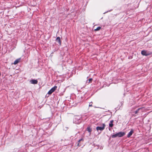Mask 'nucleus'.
<instances>
[{"instance_id":"obj_1","label":"nucleus","mask_w":152,"mask_h":152,"mask_svg":"<svg viewBox=\"0 0 152 152\" xmlns=\"http://www.w3.org/2000/svg\"><path fill=\"white\" fill-rule=\"evenodd\" d=\"M125 134V133L124 132H120L112 135L111 137L112 138H114L117 137H121L124 136Z\"/></svg>"},{"instance_id":"obj_2","label":"nucleus","mask_w":152,"mask_h":152,"mask_svg":"<svg viewBox=\"0 0 152 152\" xmlns=\"http://www.w3.org/2000/svg\"><path fill=\"white\" fill-rule=\"evenodd\" d=\"M105 126L106 125L104 124H102L101 126H97L96 129L98 132H99V131L101 132L104 129Z\"/></svg>"},{"instance_id":"obj_3","label":"nucleus","mask_w":152,"mask_h":152,"mask_svg":"<svg viewBox=\"0 0 152 152\" xmlns=\"http://www.w3.org/2000/svg\"><path fill=\"white\" fill-rule=\"evenodd\" d=\"M57 88V86H54L49 91L48 94L49 95L51 94L54 91H55L56 89Z\"/></svg>"},{"instance_id":"obj_4","label":"nucleus","mask_w":152,"mask_h":152,"mask_svg":"<svg viewBox=\"0 0 152 152\" xmlns=\"http://www.w3.org/2000/svg\"><path fill=\"white\" fill-rule=\"evenodd\" d=\"M73 121L76 124H79L80 122V120L79 117H76L74 118Z\"/></svg>"},{"instance_id":"obj_5","label":"nucleus","mask_w":152,"mask_h":152,"mask_svg":"<svg viewBox=\"0 0 152 152\" xmlns=\"http://www.w3.org/2000/svg\"><path fill=\"white\" fill-rule=\"evenodd\" d=\"M56 41L57 42L59 45H61V41L60 37H57L56 40Z\"/></svg>"},{"instance_id":"obj_6","label":"nucleus","mask_w":152,"mask_h":152,"mask_svg":"<svg viewBox=\"0 0 152 152\" xmlns=\"http://www.w3.org/2000/svg\"><path fill=\"white\" fill-rule=\"evenodd\" d=\"M30 82L33 84H37L38 83V81L37 80L32 79L30 80Z\"/></svg>"},{"instance_id":"obj_7","label":"nucleus","mask_w":152,"mask_h":152,"mask_svg":"<svg viewBox=\"0 0 152 152\" xmlns=\"http://www.w3.org/2000/svg\"><path fill=\"white\" fill-rule=\"evenodd\" d=\"M133 132V129H131L128 135H127V137H129L132 135Z\"/></svg>"},{"instance_id":"obj_8","label":"nucleus","mask_w":152,"mask_h":152,"mask_svg":"<svg viewBox=\"0 0 152 152\" xmlns=\"http://www.w3.org/2000/svg\"><path fill=\"white\" fill-rule=\"evenodd\" d=\"M147 51L143 50L141 51V53L143 56H147Z\"/></svg>"},{"instance_id":"obj_9","label":"nucleus","mask_w":152,"mask_h":152,"mask_svg":"<svg viewBox=\"0 0 152 152\" xmlns=\"http://www.w3.org/2000/svg\"><path fill=\"white\" fill-rule=\"evenodd\" d=\"M20 58H18L15 60L14 63V64H16L19 63L20 61Z\"/></svg>"},{"instance_id":"obj_10","label":"nucleus","mask_w":152,"mask_h":152,"mask_svg":"<svg viewBox=\"0 0 152 152\" xmlns=\"http://www.w3.org/2000/svg\"><path fill=\"white\" fill-rule=\"evenodd\" d=\"M86 130L88 131V132L90 134H91V132L92 131V129L90 128V127L88 126L87 129Z\"/></svg>"},{"instance_id":"obj_11","label":"nucleus","mask_w":152,"mask_h":152,"mask_svg":"<svg viewBox=\"0 0 152 152\" xmlns=\"http://www.w3.org/2000/svg\"><path fill=\"white\" fill-rule=\"evenodd\" d=\"M93 80V79L91 78L89 79L87 81L86 83H88V84L91 83L92 82V81Z\"/></svg>"},{"instance_id":"obj_12","label":"nucleus","mask_w":152,"mask_h":152,"mask_svg":"<svg viewBox=\"0 0 152 152\" xmlns=\"http://www.w3.org/2000/svg\"><path fill=\"white\" fill-rule=\"evenodd\" d=\"M142 108H139L138 109H137L136 111H135V112H134V113L135 114H137L139 112V111L141 109H142Z\"/></svg>"},{"instance_id":"obj_13","label":"nucleus","mask_w":152,"mask_h":152,"mask_svg":"<svg viewBox=\"0 0 152 152\" xmlns=\"http://www.w3.org/2000/svg\"><path fill=\"white\" fill-rule=\"evenodd\" d=\"M147 56H149L152 54V52L148 51H147Z\"/></svg>"},{"instance_id":"obj_14","label":"nucleus","mask_w":152,"mask_h":152,"mask_svg":"<svg viewBox=\"0 0 152 152\" xmlns=\"http://www.w3.org/2000/svg\"><path fill=\"white\" fill-rule=\"evenodd\" d=\"M81 141H83V139L81 138L78 141V144H77V145L78 146H80V145H79V143Z\"/></svg>"},{"instance_id":"obj_15","label":"nucleus","mask_w":152,"mask_h":152,"mask_svg":"<svg viewBox=\"0 0 152 152\" xmlns=\"http://www.w3.org/2000/svg\"><path fill=\"white\" fill-rule=\"evenodd\" d=\"M101 28V27H98L96 29H95L94 30L95 31H99Z\"/></svg>"},{"instance_id":"obj_16","label":"nucleus","mask_w":152,"mask_h":152,"mask_svg":"<svg viewBox=\"0 0 152 152\" xmlns=\"http://www.w3.org/2000/svg\"><path fill=\"white\" fill-rule=\"evenodd\" d=\"M113 126V124L112 123H110L109 124V126L110 127H112Z\"/></svg>"},{"instance_id":"obj_17","label":"nucleus","mask_w":152,"mask_h":152,"mask_svg":"<svg viewBox=\"0 0 152 152\" xmlns=\"http://www.w3.org/2000/svg\"><path fill=\"white\" fill-rule=\"evenodd\" d=\"M92 102H90L89 103V107H92Z\"/></svg>"},{"instance_id":"obj_18","label":"nucleus","mask_w":152,"mask_h":152,"mask_svg":"<svg viewBox=\"0 0 152 152\" xmlns=\"http://www.w3.org/2000/svg\"><path fill=\"white\" fill-rule=\"evenodd\" d=\"M113 120H111V121H110V123H112V124H113Z\"/></svg>"},{"instance_id":"obj_19","label":"nucleus","mask_w":152,"mask_h":152,"mask_svg":"<svg viewBox=\"0 0 152 152\" xmlns=\"http://www.w3.org/2000/svg\"><path fill=\"white\" fill-rule=\"evenodd\" d=\"M109 130H110V128H109Z\"/></svg>"}]
</instances>
